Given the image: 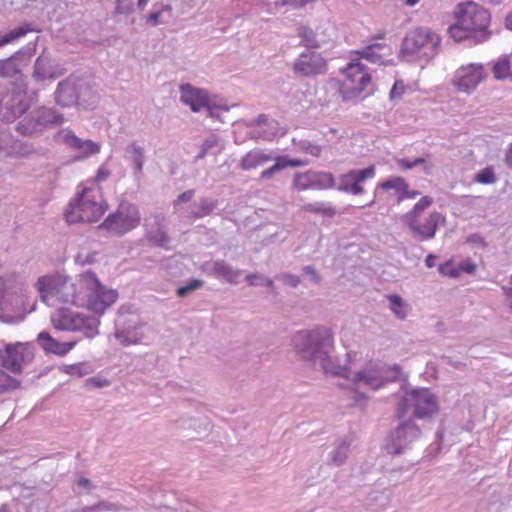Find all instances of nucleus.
<instances>
[{
	"label": "nucleus",
	"instance_id": "nucleus-57",
	"mask_svg": "<svg viewBox=\"0 0 512 512\" xmlns=\"http://www.w3.org/2000/svg\"><path fill=\"white\" fill-rule=\"evenodd\" d=\"M163 12H171V6L163 5L160 10L153 11L147 18V22L150 23L152 26H157L158 24L163 22V20H162Z\"/></svg>",
	"mask_w": 512,
	"mask_h": 512
},
{
	"label": "nucleus",
	"instance_id": "nucleus-33",
	"mask_svg": "<svg viewBox=\"0 0 512 512\" xmlns=\"http://www.w3.org/2000/svg\"><path fill=\"white\" fill-rule=\"evenodd\" d=\"M24 51H17L10 57L0 60V78H17L21 75V69L18 61Z\"/></svg>",
	"mask_w": 512,
	"mask_h": 512
},
{
	"label": "nucleus",
	"instance_id": "nucleus-25",
	"mask_svg": "<svg viewBox=\"0 0 512 512\" xmlns=\"http://www.w3.org/2000/svg\"><path fill=\"white\" fill-rule=\"evenodd\" d=\"M343 73L346 81L356 86V92H362L370 83L371 76L359 59L352 60L344 68Z\"/></svg>",
	"mask_w": 512,
	"mask_h": 512
},
{
	"label": "nucleus",
	"instance_id": "nucleus-53",
	"mask_svg": "<svg viewBox=\"0 0 512 512\" xmlns=\"http://www.w3.org/2000/svg\"><path fill=\"white\" fill-rule=\"evenodd\" d=\"M304 210L314 213H321L327 216H333L335 214V210L332 207H326L321 202L308 203L304 205Z\"/></svg>",
	"mask_w": 512,
	"mask_h": 512
},
{
	"label": "nucleus",
	"instance_id": "nucleus-28",
	"mask_svg": "<svg viewBox=\"0 0 512 512\" xmlns=\"http://www.w3.org/2000/svg\"><path fill=\"white\" fill-rule=\"evenodd\" d=\"M351 443L349 437L336 439L330 447L326 463L335 467L342 466L349 456Z\"/></svg>",
	"mask_w": 512,
	"mask_h": 512
},
{
	"label": "nucleus",
	"instance_id": "nucleus-62",
	"mask_svg": "<svg viewBox=\"0 0 512 512\" xmlns=\"http://www.w3.org/2000/svg\"><path fill=\"white\" fill-rule=\"evenodd\" d=\"M302 271L305 275H307L310 278V280L313 283L317 284L320 282V276L316 272V270L313 266H310V265L305 266V267H303Z\"/></svg>",
	"mask_w": 512,
	"mask_h": 512
},
{
	"label": "nucleus",
	"instance_id": "nucleus-20",
	"mask_svg": "<svg viewBox=\"0 0 512 512\" xmlns=\"http://www.w3.org/2000/svg\"><path fill=\"white\" fill-rule=\"evenodd\" d=\"M249 128H254L250 132L252 139L272 140L275 137L285 135L286 130L280 126L275 119H269L266 115L261 114L257 119L247 123Z\"/></svg>",
	"mask_w": 512,
	"mask_h": 512
},
{
	"label": "nucleus",
	"instance_id": "nucleus-51",
	"mask_svg": "<svg viewBox=\"0 0 512 512\" xmlns=\"http://www.w3.org/2000/svg\"><path fill=\"white\" fill-rule=\"evenodd\" d=\"M195 195V190L189 189L182 194H180L174 201H173V208L174 213L179 214L182 216V204L190 202Z\"/></svg>",
	"mask_w": 512,
	"mask_h": 512
},
{
	"label": "nucleus",
	"instance_id": "nucleus-43",
	"mask_svg": "<svg viewBox=\"0 0 512 512\" xmlns=\"http://www.w3.org/2000/svg\"><path fill=\"white\" fill-rule=\"evenodd\" d=\"M493 73L497 79L512 76V61L508 56H503L493 66Z\"/></svg>",
	"mask_w": 512,
	"mask_h": 512
},
{
	"label": "nucleus",
	"instance_id": "nucleus-17",
	"mask_svg": "<svg viewBox=\"0 0 512 512\" xmlns=\"http://www.w3.org/2000/svg\"><path fill=\"white\" fill-rule=\"evenodd\" d=\"M180 101L191 108L193 112H199L203 108H207L208 114L211 117L219 118L215 112L209 107L208 94L205 90L197 88L189 83L181 84Z\"/></svg>",
	"mask_w": 512,
	"mask_h": 512
},
{
	"label": "nucleus",
	"instance_id": "nucleus-48",
	"mask_svg": "<svg viewBox=\"0 0 512 512\" xmlns=\"http://www.w3.org/2000/svg\"><path fill=\"white\" fill-rule=\"evenodd\" d=\"M86 246H81L75 256V262L81 265L91 264L95 261L96 253L90 252L89 243Z\"/></svg>",
	"mask_w": 512,
	"mask_h": 512
},
{
	"label": "nucleus",
	"instance_id": "nucleus-14",
	"mask_svg": "<svg viewBox=\"0 0 512 512\" xmlns=\"http://www.w3.org/2000/svg\"><path fill=\"white\" fill-rule=\"evenodd\" d=\"M30 107L25 94L12 91L0 101V119L2 122L13 123L21 118Z\"/></svg>",
	"mask_w": 512,
	"mask_h": 512
},
{
	"label": "nucleus",
	"instance_id": "nucleus-4",
	"mask_svg": "<svg viewBox=\"0 0 512 512\" xmlns=\"http://www.w3.org/2000/svg\"><path fill=\"white\" fill-rule=\"evenodd\" d=\"M107 210L101 192L98 189L85 188L75 199L71 200L64 216L70 224L78 222H97Z\"/></svg>",
	"mask_w": 512,
	"mask_h": 512
},
{
	"label": "nucleus",
	"instance_id": "nucleus-3",
	"mask_svg": "<svg viewBox=\"0 0 512 512\" xmlns=\"http://www.w3.org/2000/svg\"><path fill=\"white\" fill-rule=\"evenodd\" d=\"M457 9V22L450 26V36L455 41H461L470 37H474L476 42L486 40V29L490 21L488 10L475 2L459 4Z\"/></svg>",
	"mask_w": 512,
	"mask_h": 512
},
{
	"label": "nucleus",
	"instance_id": "nucleus-2",
	"mask_svg": "<svg viewBox=\"0 0 512 512\" xmlns=\"http://www.w3.org/2000/svg\"><path fill=\"white\" fill-rule=\"evenodd\" d=\"M292 344L302 360L316 365L318 361H325L328 354L333 352L334 337L330 329L317 326L296 332L292 337Z\"/></svg>",
	"mask_w": 512,
	"mask_h": 512
},
{
	"label": "nucleus",
	"instance_id": "nucleus-59",
	"mask_svg": "<svg viewBox=\"0 0 512 512\" xmlns=\"http://www.w3.org/2000/svg\"><path fill=\"white\" fill-rule=\"evenodd\" d=\"M439 273L450 278H457L460 274L459 269L455 268L451 262L447 261L439 265Z\"/></svg>",
	"mask_w": 512,
	"mask_h": 512
},
{
	"label": "nucleus",
	"instance_id": "nucleus-7",
	"mask_svg": "<svg viewBox=\"0 0 512 512\" xmlns=\"http://www.w3.org/2000/svg\"><path fill=\"white\" fill-rule=\"evenodd\" d=\"M53 327L61 331L81 332L87 338H93L98 333L99 318L61 308L51 315Z\"/></svg>",
	"mask_w": 512,
	"mask_h": 512
},
{
	"label": "nucleus",
	"instance_id": "nucleus-27",
	"mask_svg": "<svg viewBox=\"0 0 512 512\" xmlns=\"http://www.w3.org/2000/svg\"><path fill=\"white\" fill-rule=\"evenodd\" d=\"M275 155L276 153L270 150L254 148L241 158L239 167L243 171L253 170L271 162L275 159Z\"/></svg>",
	"mask_w": 512,
	"mask_h": 512
},
{
	"label": "nucleus",
	"instance_id": "nucleus-37",
	"mask_svg": "<svg viewBox=\"0 0 512 512\" xmlns=\"http://www.w3.org/2000/svg\"><path fill=\"white\" fill-rule=\"evenodd\" d=\"M316 365H319L326 374L345 377L348 380L350 378L351 370L345 365L339 364L338 361L332 357V353L328 354L325 361H318Z\"/></svg>",
	"mask_w": 512,
	"mask_h": 512
},
{
	"label": "nucleus",
	"instance_id": "nucleus-52",
	"mask_svg": "<svg viewBox=\"0 0 512 512\" xmlns=\"http://www.w3.org/2000/svg\"><path fill=\"white\" fill-rule=\"evenodd\" d=\"M176 426L180 429H190V428H200L201 426H204V430H207L208 423L203 422L200 419H190L181 417L176 421Z\"/></svg>",
	"mask_w": 512,
	"mask_h": 512
},
{
	"label": "nucleus",
	"instance_id": "nucleus-61",
	"mask_svg": "<svg viewBox=\"0 0 512 512\" xmlns=\"http://www.w3.org/2000/svg\"><path fill=\"white\" fill-rule=\"evenodd\" d=\"M83 367L84 366L82 364L70 365L66 368V372L73 376L81 377L89 373L87 370H84Z\"/></svg>",
	"mask_w": 512,
	"mask_h": 512
},
{
	"label": "nucleus",
	"instance_id": "nucleus-21",
	"mask_svg": "<svg viewBox=\"0 0 512 512\" xmlns=\"http://www.w3.org/2000/svg\"><path fill=\"white\" fill-rule=\"evenodd\" d=\"M444 221V216L441 213L434 211L428 215L423 223H419L418 220L413 222L410 220L406 225L416 240L426 241L435 237L439 224Z\"/></svg>",
	"mask_w": 512,
	"mask_h": 512
},
{
	"label": "nucleus",
	"instance_id": "nucleus-38",
	"mask_svg": "<svg viewBox=\"0 0 512 512\" xmlns=\"http://www.w3.org/2000/svg\"><path fill=\"white\" fill-rule=\"evenodd\" d=\"M125 153L128 156V159L134 164L136 174H140L143 170L145 161L143 148L135 142H132L126 147Z\"/></svg>",
	"mask_w": 512,
	"mask_h": 512
},
{
	"label": "nucleus",
	"instance_id": "nucleus-24",
	"mask_svg": "<svg viewBox=\"0 0 512 512\" xmlns=\"http://www.w3.org/2000/svg\"><path fill=\"white\" fill-rule=\"evenodd\" d=\"M343 73L346 81L356 86V92H362L370 83L371 76L359 59L352 60L344 68Z\"/></svg>",
	"mask_w": 512,
	"mask_h": 512
},
{
	"label": "nucleus",
	"instance_id": "nucleus-41",
	"mask_svg": "<svg viewBox=\"0 0 512 512\" xmlns=\"http://www.w3.org/2000/svg\"><path fill=\"white\" fill-rule=\"evenodd\" d=\"M389 301V308L399 320H404L407 317L408 309L407 305L399 295H389L387 297Z\"/></svg>",
	"mask_w": 512,
	"mask_h": 512
},
{
	"label": "nucleus",
	"instance_id": "nucleus-42",
	"mask_svg": "<svg viewBox=\"0 0 512 512\" xmlns=\"http://www.w3.org/2000/svg\"><path fill=\"white\" fill-rule=\"evenodd\" d=\"M406 180L400 176H394L381 182L378 186L383 190H394L397 200L399 196L405 191Z\"/></svg>",
	"mask_w": 512,
	"mask_h": 512
},
{
	"label": "nucleus",
	"instance_id": "nucleus-19",
	"mask_svg": "<svg viewBox=\"0 0 512 512\" xmlns=\"http://www.w3.org/2000/svg\"><path fill=\"white\" fill-rule=\"evenodd\" d=\"M375 176L373 165L362 170H350L339 178L338 190L352 195H360L364 192L361 183Z\"/></svg>",
	"mask_w": 512,
	"mask_h": 512
},
{
	"label": "nucleus",
	"instance_id": "nucleus-16",
	"mask_svg": "<svg viewBox=\"0 0 512 512\" xmlns=\"http://www.w3.org/2000/svg\"><path fill=\"white\" fill-rule=\"evenodd\" d=\"M327 63L320 53L305 51L295 60L293 71L301 77H312L326 73Z\"/></svg>",
	"mask_w": 512,
	"mask_h": 512
},
{
	"label": "nucleus",
	"instance_id": "nucleus-44",
	"mask_svg": "<svg viewBox=\"0 0 512 512\" xmlns=\"http://www.w3.org/2000/svg\"><path fill=\"white\" fill-rule=\"evenodd\" d=\"M298 36L301 38L302 45L306 46L307 48H319L321 43L318 41L315 32L307 27V26H301L298 29Z\"/></svg>",
	"mask_w": 512,
	"mask_h": 512
},
{
	"label": "nucleus",
	"instance_id": "nucleus-9",
	"mask_svg": "<svg viewBox=\"0 0 512 512\" xmlns=\"http://www.w3.org/2000/svg\"><path fill=\"white\" fill-rule=\"evenodd\" d=\"M399 371L398 366L388 367L377 362L366 363L359 371L352 372L349 380L354 386L368 387L371 390H378L384 386L386 382L396 379Z\"/></svg>",
	"mask_w": 512,
	"mask_h": 512
},
{
	"label": "nucleus",
	"instance_id": "nucleus-36",
	"mask_svg": "<svg viewBox=\"0 0 512 512\" xmlns=\"http://www.w3.org/2000/svg\"><path fill=\"white\" fill-rule=\"evenodd\" d=\"M218 201L206 197L199 199L198 203H193L191 210L187 214L188 218L199 219L209 216L217 208Z\"/></svg>",
	"mask_w": 512,
	"mask_h": 512
},
{
	"label": "nucleus",
	"instance_id": "nucleus-47",
	"mask_svg": "<svg viewBox=\"0 0 512 512\" xmlns=\"http://www.w3.org/2000/svg\"><path fill=\"white\" fill-rule=\"evenodd\" d=\"M474 181L484 185L496 183L497 177L495 175L493 167L488 166L478 171L474 176Z\"/></svg>",
	"mask_w": 512,
	"mask_h": 512
},
{
	"label": "nucleus",
	"instance_id": "nucleus-55",
	"mask_svg": "<svg viewBox=\"0 0 512 512\" xmlns=\"http://www.w3.org/2000/svg\"><path fill=\"white\" fill-rule=\"evenodd\" d=\"M120 506L118 504L101 500L93 505L89 506V511L91 512H101V511H119Z\"/></svg>",
	"mask_w": 512,
	"mask_h": 512
},
{
	"label": "nucleus",
	"instance_id": "nucleus-12",
	"mask_svg": "<svg viewBox=\"0 0 512 512\" xmlns=\"http://www.w3.org/2000/svg\"><path fill=\"white\" fill-rule=\"evenodd\" d=\"M421 436V429L412 419L402 420L401 423L390 433L387 443V451L393 455H399Z\"/></svg>",
	"mask_w": 512,
	"mask_h": 512
},
{
	"label": "nucleus",
	"instance_id": "nucleus-60",
	"mask_svg": "<svg viewBox=\"0 0 512 512\" xmlns=\"http://www.w3.org/2000/svg\"><path fill=\"white\" fill-rule=\"evenodd\" d=\"M291 5L292 6V0H281V1H275L273 3H266L261 2V7L265 8L268 13H275L280 7Z\"/></svg>",
	"mask_w": 512,
	"mask_h": 512
},
{
	"label": "nucleus",
	"instance_id": "nucleus-35",
	"mask_svg": "<svg viewBox=\"0 0 512 512\" xmlns=\"http://www.w3.org/2000/svg\"><path fill=\"white\" fill-rule=\"evenodd\" d=\"M225 148L224 141L216 134H211L206 137L201 146L200 151L195 157L196 161L201 160L208 154L218 155L223 152Z\"/></svg>",
	"mask_w": 512,
	"mask_h": 512
},
{
	"label": "nucleus",
	"instance_id": "nucleus-31",
	"mask_svg": "<svg viewBox=\"0 0 512 512\" xmlns=\"http://www.w3.org/2000/svg\"><path fill=\"white\" fill-rule=\"evenodd\" d=\"M39 345L48 353L59 356L66 355L76 344V341L60 342L46 332L42 331L37 336Z\"/></svg>",
	"mask_w": 512,
	"mask_h": 512
},
{
	"label": "nucleus",
	"instance_id": "nucleus-64",
	"mask_svg": "<svg viewBox=\"0 0 512 512\" xmlns=\"http://www.w3.org/2000/svg\"><path fill=\"white\" fill-rule=\"evenodd\" d=\"M76 484L79 487L86 489L88 492L96 488V486L91 482V480L83 476L77 479Z\"/></svg>",
	"mask_w": 512,
	"mask_h": 512
},
{
	"label": "nucleus",
	"instance_id": "nucleus-50",
	"mask_svg": "<svg viewBox=\"0 0 512 512\" xmlns=\"http://www.w3.org/2000/svg\"><path fill=\"white\" fill-rule=\"evenodd\" d=\"M18 386L19 382L16 379L0 370V394L16 389Z\"/></svg>",
	"mask_w": 512,
	"mask_h": 512
},
{
	"label": "nucleus",
	"instance_id": "nucleus-54",
	"mask_svg": "<svg viewBox=\"0 0 512 512\" xmlns=\"http://www.w3.org/2000/svg\"><path fill=\"white\" fill-rule=\"evenodd\" d=\"M204 282L200 279H193L187 285L179 287L176 291L178 297H186L191 292L201 288Z\"/></svg>",
	"mask_w": 512,
	"mask_h": 512
},
{
	"label": "nucleus",
	"instance_id": "nucleus-6",
	"mask_svg": "<svg viewBox=\"0 0 512 512\" xmlns=\"http://www.w3.org/2000/svg\"><path fill=\"white\" fill-rule=\"evenodd\" d=\"M438 409L437 398L429 389H413L399 401L397 417L403 419L412 410L416 418L427 419L437 414Z\"/></svg>",
	"mask_w": 512,
	"mask_h": 512
},
{
	"label": "nucleus",
	"instance_id": "nucleus-26",
	"mask_svg": "<svg viewBox=\"0 0 512 512\" xmlns=\"http://www.w3.org/2000/svg\"><path fill=\"white\" fill-rule=\"evenodd\" d=\"M54 95L56 103L62 107H70L77 104L80 97L76 81L70 78L58 84Z\"/></svg>",
	"mask_w": 512,
	"mask_h": 512
},
{
	"label": "nucleus",
	"instance_id": "nucleus-29",
	"mask_svg": "<svg viewBox=\"0 0 512 512\" xmlns=\"http://www.w3.org/2000/svg\"><path fill=\"white\" fill-rule=\"evenodd\" d=\"M52 62L51 55L46 50H43L35 60L32 77L38 82L55 79L57 75Z\"/></svg>",
	"mask_w": 512,
	"mask_h": 512
},
{
	"label": "nucleus",
	"instance_id": "nucleus-13",
	"mask_svg": "<svg viewBox=\"0 0 512 512\" xmlns=\"http://www.w3.org/2000/svg\"><path fill=\"white\" fill-rule=\"evenodd\" d=\"M115 337L123 345L137 344L144 338L145 325L135 314L120 315L115 321Z\"/></svg>",
	"mask_w": 512,
	"mask_h": 512
},
{
	"label": "nucleus",
	"instance_id": "nucleus-8",
	"mask_svg": "<svg viewBox=\"0 0 512 512\" xmlns=\"http://www.w3.org/2000/svg\"><path fill=\"white\" fill-rule=\"evenodd\" d=\"M63 115L52 108L38 107L23 116L16 124V132L24 137H36L53 125L62 124Z\"/></svg>",
	"mask_w": 512,
	"mask_h": 512
},
{
	"label": "nucleus",
	"instance_id": "nucleus-40",
	"mask_svg": "<svg viewBox=\"0 0 512 512\" xmlns=\"http://www.w3.org/2000/svg\"><path fill=\"white\" fill-rule=\"evenodd\" d=\"M36 31L29 23H24L23 25L11 30L10 32L0 36V47H3L7 44H10L21 37H24L27 33Z\"/></svg>",
	"mask_w": 512,
	"mask_h": 512
},
{
	"label": "nucleus",
	"instance_id": "nucleus-22",
	"mask_svg": "<svg viewBox=\"0 0 512 512\" xmlns=\"http://www.w3.org/2000/svg\"><path fill=\"white\" fill-rule=\"evenodd\" d=\"M62 142L73 150L80 153L78 160L85 159L91 155L98 154L101 146L92 140H83L77 137L71 130H63L60 132Z\"/></svg>",
	"mask_w": 512,
	"mask_h": 512
},
{
	"label": "nucleus",
	"instance_id": "nucleus-23",
	"mask_svg": "<svg viewBox=\"0 0 512 512\" xmlns=\"http://www.w3.org/2000/svg\"><path fill=\"white\" fill-rule=\"evenodd\" d=\"M201 270L210 276L224 279L231 284H237L238 278L242 274L241 270L233 268L224 260L206 261L202 264Z\"/></svg>",
	"mask_w": 512,
	"mask_h": 512
},
{
	"label": "nucleus",
	"instance_id": "nucleus-58",
	"mask_svg": "<svg viewBox=\"0 0 512 512\" xmlns=\"http://www.w3.org/2000/svg\"><path fill=\"white\" fill-rule=\"evenodd\" d=\"M278 279L283 282L284 285L290 286V287H297L301 280L300 277L296 274L284 272L278 275Z\"/></svg>",
	"mask_w": 512,
	"mask_h": 512
},
{
	"label": "nucleus",
	"instance_id": "nucleus-56",
	"mask_svg": "<svg viewBox=\"0 0 512 512\" xmlns=\"http://www.w3.org/2000/svg\"><path fill=\"white\" fill-rule=\"evenodd\" d=\"M342 99L347 101L357 97L361 92H356V86L348 82H344L339 89Z\"/></svg>",
	"mask_w": 512,
	"mask_h": 512
},
{
	"label": "nucleus",
	"instance_id": "nucleus-49",
	"mask_svg": "<svg viewBox=\"0 0 512 512\" xmlns=\"http://www.w3.org/2000/svg\"><path fill=\"white\" fill-rule=\"evenodd\" d=\"M245 280L250 286H274V282L271 278L260 273L249 274L246 276Z\"/></svg>",
	"mask_w": 512,
	"mask_h": 512
},
{
	"label": "nucleus",
	"instance_id": "nucleus-39",
	"mask_svg": "<svg viewBox=\"0 0 512 512\" xmlns=\"http://www.w3.org/2000/svg\"><path fill=\"white\" fill-rule=\"evenodd\" d=\"M433 203V198L430 196H424L422 197L412 208L411 211L407 212L403 215L402 221L404 224H408L409 221L411 222L418 220V217L420 214L427 209L429 206H431Z\"/></svg>",
	"mask_w": 512,
	"mask_h": 512
},
{
	"label": "nucleus",
	"instance_id": "nucleus-34",
	"mask_svg": "<svg viewBox=\"0 0 512 512\" xmlns=\"http://www.w3.org/2000/svg\"><path fill=\"white\" fill-rule=\"evenodd\" d=\"M1 152L25 154L28 152V146H24L20 140L16 139L9 132L0 130V153Z\"/></svg>",
	"mask_w": 512,
	"mask_h": 512
},
{
	"label": "nucleus",
	"instance_id": "nucleus-32",
	"mask_svg": "<svg viewBox=\"0 0 512 512\" xmlns=\"http://www.w3.org/2000/svg\"><path fill=\"white\" fill-rule=\"evenodd\" d=\"M272 161H274V164L261 172L260 178L262 180H269L273 178L275 174L287 167H299L302 165L300 160L289 159L286 156H279L277 154L275 155V159Z\"/></svg>",
	"mask_w": 512,
	"mask_h": 512
},
{
	"label": "nucleus",
	"instance_id": "nucleus-30",
	"mask_svg": "<svg viewBox=\"0 0 512 512\" xmlns=\"http://www.w3.org/2000/svg\"><path fill=\"white\" fill-rule=\"evenodd\" d=\"M361 59L371 63L383 65L386 64V58L392 55L391 48L385 43H372L361 51H357Z\"/></svg>",
	"mask_w": 512,
	"mask_h": 512
},
{
	"label": "nucleus",
	"instance_id": "nucleus-5",
	"mask_svg": "<svg viewBox=\"0 0 512 512\" xmlns=\"http://www.w3.org/2000/svg\"><path fill=\"white\" fill-rule=\"evenodd\" d=\"M441 38L429 28L417 27L406 34L401 45V55L430 60L437 54Z\"/></svg>",
	"mask_w": 512,
	"mask_h": 512
},
{
	"label": "nucleus",
	"instance_id": "nucleus-11",
	"mask_svg": "<svg viewBox=\"0 0 512 512\" xmlns=\"http://www.w3.org/2000/svg\"><path fill=\"white\" fill-rule=\"evenodd\" d=\"M32 347L28 343H9L0 349V366L14 374L22 372L23 366L33 360Z\"/></svg>",
	"mask_w": 512,
	"mask_h": 512
},
{
	"label": "nucleus",
	"instance_id": "nucleus-1",
	"mask_svg": "<svg viewBox=\"0 0 512 512\" xmlns=\"http://www.w3.org/2000/svg\"><path fill=\"white\" fill-rule=\"evenodd\" d=\"M35 288L48 305L58 301L85 307L96 314H103L118 298L117 291L104 287L91 271L75 276L47 274L38 278Z\"/></svg>",
	"mask_w": 512,
	"mask_h": 512
},
{
	"label": "nucleus",
	"instance_id": "nucleus-46",
	"mask_svg": "<svg viewBox=\"0 0 512 512\" xmlns=\"http://www.w3.org/2000/svg\"><path fill=\"white\" fill-rule=\"evenodd\" d=\"M313 171L297 173L294 178V186L298 190L313 189L314 178Z\"/></svg>",
	"mask_w": 512,
	"mask_h": 512
},
{
	"label": "nucleus",
	"instance_id": "nucleus-63",
	"mask_svg": "<svg viewBox=\"0 0 512 512\" xmlns=\"http://www.w3.org/2000/svg\"><path fill=\"white\" fill-rule=\"evenodd\" d=\"M418 195H420V192L417 190H409V185L406 183L405 185V191L399 196V199L397 200L398 203L402 202L405 199H414Z\"/></svg>",
	"mask_w": 512,
	"mask_h": 512
},
{
	"label": "nucleus",
	"instance_id": "nucleus-45",
	"mask_svg": "<svg viewBox=\"0 0 512 512\" xmlns=\"http://www.w3.org/2000/svg\"><path fill=\"white\" fill-rule=\"evenodd\" d=\"M314 178L313 189H327L334 186V177L328 172H313Z\"/></svg>",
	"mask_w": 512,
	"mask_h": 512
},
{
	"label": "nucleus",
	"instance_id": "nucleus-18",
	"mask_svg": "<svg viewBox=\"0 0 512 512\" xmlns=\"http://www.w3.org/2000/svg\"><path fill=\"white\" fill-rule=\"evenodd\" d=\"M166 217L161 212L150 214L145 219V236L155 246L168 249L170 238L165 231Z\"/></svg>",
	"mask_w": 512,
	"mask_h": 512
},
{
	"label": "nucleus",
	"instance_id": "nucleus-15",
	"mask_svg": "<svg viewBox=\"0 0 512 512\" xmlns=\"http://www.w3.org/2000/svg\"><path fill=\"white\" fill-rule=\"evenodd\" d=\"M485 77L486 73L481 64L463 65L456 70L453 85L458 91L470 94Z\"/></svg>",
	"mask_w": 512,
	"mask_h": 512
},
{
	"label": "nucleus",
	"instance_id": "nucleus-10",
	"mask_svg": "<svg viewBox=\"0 0 512 512\" xmlns=\"http://www.w3.org/2000/svg\"><path fill=\"white\" fill-rule=\"evenodd\" d=\"M139 223L140 213L137 206L129 202H122L118 209L110 214L98 228L121 236L136 228Z\"/></svg>",
	"mask_w": 512,
	"mask_h": 512
}]
</instances>
